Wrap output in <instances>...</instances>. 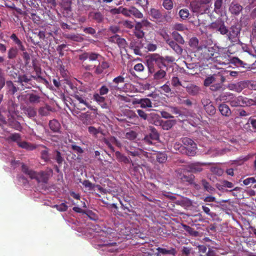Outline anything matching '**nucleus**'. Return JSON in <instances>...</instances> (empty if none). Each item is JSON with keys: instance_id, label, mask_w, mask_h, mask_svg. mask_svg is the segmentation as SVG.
<instances>
[{"instance_id": "nucleus-51", "label": "nucleus", "mask_w": 256, "mask_h": 256, "mask_svg": "<svg viewBox=\"0 0 256 256\" xmlns=\"http://www.w3.org/2000/svg\"><path fill=\"white\" fill-rule=\"evenodd\" d=\"M6 84L9 91H10L12 94H14L18 91V88L14 84L12 81H7Z\"/></svg>"}, {"instance_id": "nucleus-17", "label": "nucleus", "mask_w": 256, "mask_h": 256, "mask_svg": "<svg viewBox=\"0 0 256 256\" xmlns=\"http://www.w3.org/2000/svg\"><path fill=\"white\" fill-rule=\"evenodd\" d=\"M34 92H30L27 94L28 102L31 104H38L41 102V96L36 90H32Z\"/></svg>"}, {"instance_id": "nucleus-23", "label": "nucleus", "mask_w": 256, "mask_h": 256, "mask_svg": "<svg viewBox=\"0 0 256 256\" xmlns=\"http://www.w3.org/2000/svg\"><path fill=\"white\" fill-rule=\"evenodd\" d=\"M48 126L54 132H60V124L58 121L56 119H53L49 122Z\"/></svg>"}, {"instance_id": "nucleus-52", "label": "nucleus", "mask_w": 256, "mask_h": 256, "mask_svg": "<svg viewBox=\"0 0 256 256\" xmlns=\"http://www.w3.org/2000/svg\"><path fill=\"white\" fill-rule=\"evenodd\" d=\"M178 14L182 20H186L190 16L189 10L187 8L182 9L179 11Z\"/></svg>"}, {"instance_id": "nucleus-22", "label": "nucleus", "mask_w": 256, "mask_h": 256, "mask_svg": "<svg viewBox=\"0 0 256 256\" xmlns=\"http://www.w3.org/2000/svg\"><path fill=\"white\" fill-rule=\"evenodd\" d=\"M186 88L188 94L192 96H196L198 94L200 90V87L192 84H188L186 87Z\"/></svg>"}, {"instance_id": "nucleus-58", "label": "nucleus", "mask_w": 256, "mask_h": 256, "mask_svg": "<svg viewBox=\"0 0 256 256\" xmlns=\"http://www.w3.org/2000/svg\"><path fill=\"white\" fill-rule=\"evenodd\" d=\"M220 186L222 187L227 188L231 189L234 187V184L232 182L226 180H222L220 182Z\"/></svg>"}, {"instance_id": "nucleus-46", "label": "nucleus", "mask_w": 256, "mask_h": 256, "mask_svg": "<svg viewBox=\"0 0 256 256\" xmlns=\"http://www.w3.org/2000/svg\"><path fill=\"white\" fill-rule=\"evenodd\" d=\"M174 120H167L164 122L162 124V127L164 130H168L175 124Z\"/></svg>"}, {"instance_id": "nucleus-26", "label": "nucleus", "mask_w": 256, "mask_h": 256, "mask_svg": "<svg viewBox=\"0 0 256 256\" xmlns=\"http://www.w3.org/2000/svg\"><path fill=\"white\" fill-rule=\"evenodd\" d=\"M112 40L117 43L118 46L120 48H124L126 45V42L125 39L120 38L118 34L110 38Z\"/></svg>"}, {"instance_id": "nucleus-64", "label": "nucleus", "mask_w": 256, "mask_h": 256, "mask_svg": "<svg viewBox=\"0 0 256 256\" xmlns=\"http://www.w3.org/2000/svg\"><path fill=\"white\" fill-rule=\"evenodd\" d=\"M136 112L138 113V116L140 118L144 120H146L148 119V115L144 110L138 109L136 110Z\"/></svg>"}, {"instance_id": "nucleus-39", "label": "nucleus", "mask_w": 256, "mask_h": 256, "mask_svg": "<svg viewBox=\"0 0 256 256\" xmlns=\"http://www.w3.org/2000/svg\"><path fill=\"white\" fill-rule=\"evenodd\" d=\"M18 49L16 47H11L8 51V58L10 60L15 59L18 54Z\"/></svg>"}, {"instance_id": "nucleus-59", "label": "nucleus", "mask_w": 256, "mask_h": 256, "mask_svg": "<svg viewBox=\"0 0 256 256\" xmlns=\"http://www.w3.org/2000/svg\"><path fill=\"white\" fill-rule=\"evenodd\" d=\"M108 88L109 90L112 94L120 90L119 86L113 83V82L108 83Z\"/></svg>"}, {"instance_id": "nucleus-62", "label": "nucleus", "mask_w": 256, "mask_h": 256, "mask_svg": "<svg viewBox=\"0 0 256 256\" xmlns=\"http://www.w3.org/2000/svg\"><path fill=\"white\" fill-rule=\"evenodd\" d=\"M88 131L90 134L95 136H96L97 134L100 133L99 130L93 126L88 127Z\"/></svg>"}, {"instance_id": "nucleus-8", "label": "nucleus", "mask_w": 256, "mask_h": 256, "mask_svg": "<svg viewBox=\"0 0 256 256\" xmlns=\"http://www.w3.org/2000/svg\"><path fill=\"white\" fill-rule=\"evenodd\" d=\"M209 27L210 28L219 32L222 35H225L228 32L224 21L221 18H218L212 22Z\"/></svg>"}, {"instance_id": "nucleus-47", "label": "nucleus", "mask_w": 256, "mask_h": 256, "mask_svg": "<svg viewBox=\"0 0 256 256\" xmlns=\"http://www.w3.org/2000/svg\"><path fill=\"white\" fill-rule=\"evenodd\" d=\"M232 62L237 66L246 68L247 64L239 59L238 58L234 57L232 59Z\"/></svg>"}, {"instance_id": "nucleus-2", "label": "nucleus", "mask_w": 256, "mask_h": 256, "mask_svg": "<svg viewBox=\"0 0 256 256\" xmlns=\"http://www.w3.org/2000/svg\"><path fill=\"white\" fill-rule=\"evenodd\" d=\"M220 100L229 102L232 107L249 106L252 104V99L248 98L242 96H235L230 92H226L220 96Z\"/></svg>"}, {"instance_id": "nucleus-45", "label": "nucleus", "mask_w": 256, "mask_h": 256, "mask_svg": "<svg viewBox=\"0 0 256 256\" xmlns=\"http://www.w3.org/2000/svg\"><path fill=\"white\" fill-rule=\"evenodd\" d=\"M162 5L166 10H170L174 8V2L172 0H163Z\"/></svg>"}, {"instance_id": "nucleus-7", "label": "nucleus", "mask_w": 256, "mask_h": 256, "mask_svg": "<svg viewBox=\"0 0 256 256\" xmlns=\"http://www.w3.org/2000/svg\"><path fill=\"white\" fill-rule=\"evenodd\" d=\"M16 82L21 86L23 90L38 87L36 83L26 74L18 75Z\"/></svg>"}, {"instance_id": "nucleus-53", "label": "nucleus", "mask_w": 256, "mask_h": 256, "mask_svg": "<svg viewBox=\"0 0 256 256\" xmlns=\"http://www.w3.org/2000/svg\"><path fill=\"white\" fill-rule=\"evenodd\" d=\"M169 110L173 114L177 115L178 116H182V112L180 110L179 108L176 106H170L168 107Z\"/></svg>"}, {"instance_id": "nucleus-12", "label": "nucleus", "mask_w": 256, "mask_h": 256, "mask_svg": "<svg viewBox=\"0 0 256 256\" xmlns=\"http://www.w3.org/2000/svg\"><path fill=\"white\" fill-rule=\"evenodd\" d=\"M128 152L132 156H138L140 158H149L151 154L144 150L134 147H130L127 150Z\"/></svg>"}, {"instance_id": "nucleus-50", "label": "nucleus", "mask_w": 256, "mask_h": 256, "mask_svg": "<svg viewBox=\"0 0 256 256\" xmlns=\"http://www.w3.org/2000/svg\"><path fill=\"white\" fill-rule=\"evenodd\" d=\"M182 226L184 230L191 236H196L198 235V232L195 230L194 228L186 224H183Z\"/></svg>"}, {"instance_id": "nucleus-44", "label": "nucleus", "mask_w": 256, "mask_h": 256, "mask_svg": "<svg viewBox=\"0 0 256 256\" xmlns=\"http://www.w3.org/2000/svg\"><path fill=\"white\" fill-rule=\"evenodd\" d=\"M80 120L82 122L83 124L88 125L90 124L89 120L90 115L87 112L82 113L79 116Z\"/></svg>"}, {"instance_id": "nucleus-30", "label": "nucleus", "mask_w": 256, "mask_h": 256, "mask_svg": "<svg viewBox=\"0 0 256 256\" xmlns=\"http://www.w3.org/2000/svg\"><path fill=\"white\" fill-rule=\"evenodd\" d=\"M22 110L29 118H34L36 115V109L31 106H24Z\"/></svg>"}, {"instance_id": "nucleus-43", "label": "nucleus", "mask_w": 256, "mask_h": 256, "mask_svg": "<svg viewBox=\"0 0 256 256\" xmlns=\"http://www.w3.org/2000/svg\"><path fill=\"white\" fill-rule=\"evenodd\" d=\"M134 16L136 18H141L143 17V14L134 6L130 8V16Z\"/></svg>"}, {"instance_id": "nucleus-41", "label": "nucleus", "mask_w": 256, "mask_h": 256, "mask_svg": "<svg viewBox=\"0 0 256 256\" xmlns=\"http://www.w3.org/2000/svg\"><path fill=\"white\" fill-rule=\"evenodd\" d=\"M150 133L146 136L152 139V140H159L160 135L156 130L152 127H150Z\"/></svg>"}, {"instance_id": "nucleus-9", "label": "nucleus", "mask_w": 256, "mask_h": 256, "mask_svg": "<svg viewBox=\"0 0 256 256\" xmlns=\"http://www.w3.org/2000/svg\"><path fill=\"white\" fill-rule=\"evenodd\" d=\"M151 97L152 98L150 99L148 98H141L140 107L142 108H152L153 107L157 106V104L154 102L156 101V99H159L158 95L155 94H151L148 96Z\"/></svg>"}, {"instance_id": "nucleus-55", "label": "nucleus", "mask_w": 256, "mask_h": 256, "mask_svg": "<svg viewBox=\"0 0 256 256\" xmlns=\"http://www.w3.org/2000/svg\"><path fill=\"white\" fill-rule=\"evenodd\" d=\"M52 207L56 208L58 210L62 212H66L68 208V206L64 203H62L60 204H55Z\"/></svg>"}, {"instance_id": "nucleus-21", "label": "nucleus", "mask_w": 256, "mask_h": 256, "mask_svg": "<svg viewBox=\"0 0 256 256\" xmlns=\"http://www.w3.org/2000/svg\"><path fill=\"white\" fill-rule=\"evenodd\" d=\"M142 46L148 52H154L158 48V43L156 41L146 40V42L142 45Z\"/></svg>"}, {"instance_id": "nucleus-40", "label": "nucleus", "mask_w": 256, "mask_h": 256, "mask_svg": "<svg viewBox=\"0 0 256 256\" xmlns=\"http://www.w3.org/2000/svg\"><path fill=\"white\" fill-rule=\"evenodd\" d=\"M116 158L121 162H123L124 164L132 163V161L128 158L127 156L122 154L120 152L117 151L115 152Z\"/></svg>"}, {"instance_id": "nucleus-38", "label": "nucleus", "mask_w": 256, "mask_h": 256, "mask_svg": "<svg viewBox=\"0 0 256 256\" xmlns=\"http://www.w3.org/2000/svg\"><path fill=\"white\" fill-rule=\"evenodd\" d=\"M20 140L21 136L20 134L18 133L12 134L6 138V141H8V142H16L17 144H18V142H20Z\"/></svg>"}, {"instance_id": "nucleus-13", "label": "nucleus", "mask_w": 256, "mask_h": 256, "mask_svg": "<svg viewBox=\"0 0 256 256\" xmlns=\"http://www.w3.org/2000/svg\"><path fill=\"white\" fill-rule=\"evenodd\" d=\"M201 102L206 112L210 116H213L216 114V109L212 102L207 98H203Z\"/></svg>"}, {"instance_id": "nucleus-48", "label": "nucleus", "mask_w": 256, "mask_h": 256, "mask_svg": "<svg viewBox=\"0 0 256 256\" xmlns=\"http://www.w3.org/2000/svg\"><path fill=\"white\" fill-rule=\"evenodd\" d=\"M50 108L49 106L41 107L38 109V113L42 116H47L50 114Z\"/></svg>"}, {"instance_id": "nucleus-32", "label": "nucleus", "mask_w": 256, "mask_h": 256, "mask_svg": "<svg viewBox=\"0 0 256 256\" xmlns=\"http://www.w3.org/2000/svg\"><path fill=\"white\" fill-rule=\"evenodd\" d=\"M218 110L222 116H228L232 112L229 106L226 104H220L219 106Z\"/></svg>"}, {"instance_id": "nucleus-14", "label": "nucleus", "mask_w": 256, "mask_h": 256, "mask_svg": "<svg viewBox=\"0 0 256 256\" xmlns=\"http://www.w3.org/2000/svg\"><path fill=\"white\" fill-rule=\"evenodd\" d=\"M164 38L165 41L169 46L174 52L178 55H181L183 52V49L180 44L174 41L172 39Z\"/></svg>"}, {"instance_id": "nucleus-33", "label": "nucleus", "mask_w": 256, "mask_h": 256, "mask_svg": "<svg viewBox=\"0 0 256 256\" xmlns=\"http://www.w3.org/2000/svg\"><path fill=\"white\" fill-rule=\"evenodd\" d=\"M156 162L160 164L164 163L168 158L167 154L164 152H158L154 154Z\"/></svg>"}, {"instance_id": "nucleus-57", "label": "nucleus", "mask_w": 256, "mask_h": 256, "mask_svg": "<svg viewBox=\"0 0 256 256\" xmlns=\"http://www.w3.org/2000/svg\"><path fill=\"white\" fill-rule=\"evenodd\" d=\"M223 0H216L214 2V10L216 13L220 12L222 8Z\"/></svg>"}, {"instance_id": "nucleus-54", "label": "nucleus", "mask_w": 256, "mask_h": 256, "mask_svg": "<svg viewBox=\"0 0 256 256\" xmlns=\"http://www.w3.org/2000/svg\"><path fill=\"white\" fill-rule=\"evenodd\" d=\"M106 140L110 143L115 144L118 147L122 146V144L114 136H112L108 138H106Z\"/></svg>"}, {"instance_id": "nucleus-20", "label": "nucleus", "mask_w": 256, "mask_h": 256, "mask_svg": "<svg viewBox=\"0 0 256 256\" xmlns=\"http://www.w3.org/2000/svg\"><path fill=\"white\" fill-rule=\"evenodd\" d=\"M129 48L133 50L134 53L136 55L141 56L142 52L140 50V44L138 41L135 40H132L129 45Z\"/></svg>"}, {"instance_id": "nucleus-34", "label": "nucleus", "mask_w": 256, "mask_h": 256, "mask_svg": "<svg viewBox=\"0 0 256 256\" xmlns=\"http://www.w3.org/2000/svg\"><path fill=\"white\" fill-rule=\"evenodd\" d=\"M202 4L200 1H192L190 2V6L194 12H200Z\"/></svg>"}, {"instance_id": "nucleus-49", "label": "nucleus", "mask_w": 256, "mask_h": 256, "mask_svg": "<svg viewBox=\"0 0 256 256\" xmlns=\"http://www.w3.org/2000/svg\"><path fill=\"white\" fill-rule=\"evenodd\" d=\"M194 179L195 176L193 174H186L185 173L182 182H186L190 184Z\"/></svg>"}, {"instance_id": "nucleus-35", "label": "nucleus", "mask_w": 256, "mask_h": 256, "mask_svg": "<svg viewBox=\"0 0 256 256\" xmlns=\"http://www.w3.org/2000/svg\"><path fill=\"white\" fill-rule=\"evenodd\" d=\"M172 36L173 38V40L180 44H184L185 41L183 37L178 32L174 31L172 33Z\"/></svg>"}, {"instance_id": "nucleus-63", "label": "nucleus", "mask_w": 256, "mask_h": 256, "mask_svg": "<svg viewBox=\"0 0 256 256\" xmlns=\"http://www.w3.org/2000/svg\"><path fill=\"white\" fill-rule=\"evenodd\" d=\"M174 28L175 30L178 31H184L187 30L186 27L182 24L176 23L174 26Z\"/></svg>"}, {"instance_id": "nucleus-18", "label": "nucleus", "mask_w": 256, "mask_h": 256, "mask_svg": "<svg viewBox=\"0 0 256 256\" xmlns=\"http://www.w3.org/2000/svg\"><path fill=\"white\" fill-rule=\"evenodd\" d=\"M228 88L230 90L240 92L246 88V81H241L236 84H230Z\"/></svg>"}, {"instance_id": "nucleus-16", "label": "nucleus", "mask_w": 256, "mask_h": 256, "mask_svg": "<svg viewBox=\"0 0 256 256\" xmlns=\"http://www.w3.org/2000/svg\"><path fill=\"white\" fill-rule=\"evenodd\" d=\"M72 96L80 104H82L86 107H90V106L88 102V98H86L85 94H82L77 92H74Z\"/></svg>"}, {"instance_id": "nucleus-6", "label": "nucleus", "mask_w": 256, "mask_h": 256, "mask_svg": "<svg viewBox=\"0 0 256 256\" xmlns=\"http://www.w3.org/2000/svg\"><path fill=\"white\" fill-rule=\"evenodd\" d=\"M183 146H180L181 150L187 156H194L196 153V144L190 138H182Z\"/></svg>"}, {"instance_id": "nucleus-60", "label": "nucleus", "mask_w": 256, "mask_h": 256, "mask_svg": "<svg viewBox=\"0 0 256 256\" xmlns=\"http://www.w3.org/2000/svg\"><path fill=\"white\" fill-rule=\"evenodd\" d=\"M120 204L122 206V208L124 210H126L127 212H134V211L132 209V206L130 204L126 202V204H124L122 202L120 201Z\"/></svg>"}, {"instance_id": "nucleus-15", "label": "nucleus", "mask_w": 256, "mask_h": 256, "mask_svg": "<svg viewBox=\"0 0 256 256\" xmlns=\"http://www.w3.org/2000/svg\"><path fill=\"white\" fill-rule=\"evenodd\" d=\"M88 16L92 21L98 24H101L104 20V15L99 10L90 12Z\"/></svg>"}, {"instance_id": "nucleus-29", "label": "nucleus", "mask_w": 256, "mask_h": 256, "mask_svg": "<svg viewBox=\"0 0 256 256\" xmlns=\"http://www.w3.org/2000/svg\"><path fill=\"white\" fill-rule=\"evenodd\" d=\"M94 100L101 105L102 108H106L107 104L106 103V98L100 94L96 93L94 94Z\"/></svg>"}, {"instance_id": "nucleus-19", "label": "nucleus", "mask_w": 256, "mask_h": 256, "mask_svg": "<svg viewBox=\"0 0 256 256\" xmlns=\"http://www.w3.org/2000/svg\"><path fill=\"white\" fill-rule=\"evenodd\" d=\"M218 77L220 78V80L222 82L224 81L225 78L221 76L218 75L216 74H214L213 75H210L206 78L204 82V84L206 86H210L212 84L216 82V79H218Z\"/></svg>"}, {"instance_id": "nucleus-27", "label": "nucleus", "mask_w": 256, "mask_h": 256, "mask_svg": "<svg viewBox=\"0 0 256 256\" xmlns=\"http://www.w3.org/2000/svg\"><path fill=\"white\" fill-rule=\"evenodd\" d=\"M42 149L40 150V158L44 160V162L50 161L48 148L44 146H42Z\"/></svg>"}, {"instance_id": "nucleus-24", "label": "nucleus", "mask_w": 256, "mask_h": 256, "mask_svg": "<svg viewBox=\"0 0 256 256\" xmlns=\"http://www.w3.org/2000/svg\"><path fill=\"white\" fill-rule=\"evenodd\" d=\"M242 7L238 4L231 3L230 6L229 10L232 14L238 16L242 12Z\"/></svg>"}, {"instance_id": "nucleus-4", "label": "nucleus", "mask_w": 256, "mask_h": 256, "mask_svg": "<svg viewBox=\"0 0 256 256\" xmlns=\"http://www.w3.org/2000/svg\"><path fill=\"white\" fill-rule=\"evenodd\" d=\"M198 51L200 52L202 58L206 60L215 61L220 54L214 47L204 45L198 46Z\"/></svg>"}, {"instance_id": "nucleus-61", "label": "nucleus", "mask_w": 256, "mask_h": 256, "mask_svg": "<svg viewBox=\"0 0 256 256\" xmlns=\"http://www.w3.org/2000/svg\"><path fill=\"white\" fill-rule=\"evenodd\" d=\"M172 85L176 88L182 86V83L180 82L179 78L176 76L172 77L171 80Z\"/></svg>"}, {"instance_id": "nucleus-10", "label": "nucleus", "mask_w": 256, "mask_h": 256, "mask_svg": "<svg viewBox=\"0 0 256 256\" xmlns=\"http://www.w3.org/2000/svg\"><path fill=\"white\" fill-rule=\"evenodd\" d=\"M210 162H196L192 163L187 166L188 168L187 172L194 174L199 173L202 171V166H210Z\"/></svg>"}, {"instance_id": "nucleus-25", "label": "nucleus", "mask_w": 256, "mask_h": 256, "mask_svg": "<svg viewBox=\"0 0 256 256\" xmlns=\"http://www.w3.org/2000/svg\"><path fill=\"white\" fill-rule=\"evenodd\" d=\"M10 38L13 41L15 44L17 45L18 50L21 51H25L26 48L22 42L18 38L15 34H12L10 36Z\"/></svg>"}, {"instance_id": "nucleus-31", "label": "nucleus", "mask_w": 256, "mask_h": 256, "mask_svg": "<svg viewBox=\"0 0 256 256\" xmlns=\"http://www.w3.org/2000/svg\"><path fill=\"white\" fill-rule=\"evenodd\" d=\"M153 78L156 80H160L164 78L166 75V72L162 68H159L156 72L153 73Z\"/></svg>"}, {"instance_id": "nucleus-1", "label": "nucleus", "mask_w": 256, "mask_h": 256, "mask_svg": "<svg viewBox=\"0 0 256 256\" xmlns=\"http://www.w3.org/2000/svg\"><path fill=\"white\" fill-rule=\"evenodd\" d=\"M22 171L31 180H34L38 183L47 184L49 179L52 176L53 170L50 168H48L44 170L35 171L30 168L27 165H22Z\"/></svg>"}, {"instance_id": "nucleus-3", "label": "nucleus", "mask_w": 256, "mask_h": 256, "mask_svg": "<svg viewBox=\"0 0 256 256\" xmlns=\"http://www.w3.org/2000/svg\"><path fill=\"white\" fill-rule=\"evenodd\" d=\"M146 66L148 72L153 74L155 72V67L162 68L164 66V57L158 54H149L146 57Z\"/></svg>"}, {"instance_id": "nucleus-11", "label": "nucleus", "mask_w": 256, "mask_h": 256, "mask_svg": "<svg viewBox=\"0 0 256 256\" xmlns=\"http://www.w3.org/2000/svg\"><path fill=\"white\" fill-rule=\"evenodd\" d=\"M227 38L232 42L236 41V38L240 34V28L236 25L232 26L229 29L228 28Z\"/></svg>"}, {"instance_id": "nucleus-28", "label": "nucleus", "mask_w": 256, "mask_h": 256, "mask_svg": "<svg viewBox=\"0 0 256 256\" xmlns=\"http://www.w3.org/2000/svg\"><path fill=\"white\" fill-rule=\"evenodd\" d=\"M140 24L137 22L134 26V34L138 38H142L144 36V32Z\"/></svg>"}, {"instance_id": "nucleus-56", "label": "nucleus", "mask_w": 256, "mask_h": 256, "mask_svg": "<svg viewBox=\"0 0 256 256\" xmlns=\"http://www.w3.org/2000/svg\"><path fill=\"white\" fill-rule=\"evenodd\" d=\"M116 242L108 243L103 244V246L105 248L104 250L110 252H114L116 250V248H112V246H116Z\"/></svg>"}, {"instance_id": "nucleus-5", "label": "nucleus", "mask_w": 256, "mask_h": 256, "mask_svg": "<svg viewBox=\"0 0 256 256\" xmlns=\"http://www.w3.org/2000/svg\"><path fill=\"white\" fill-rule=\"evenodd\" d=\"M170 12H162L159 10L150 8L149 14L153 18V20L158 23H166L172 20Z\"/></svg>"}, {"instance_id": "nucleus-37", "label": "nucleus", "mask_w": 256, "mask_h": 256, "mask_svg": "<svg viewBox=\"0 0 256 256\" xmlns=\"http://www.w3.org/2000/svg\"><path fill=\"white\" fill-rule=\"evenodd\" d=\"M201 184L204 190L210 193H212L215 190V188L206 179H202L201 180Z\"/></svg>"}, {"instance_id": "nucleus-42", "label": "nucleus", "mask_w": 256, "mask_h": 256, "mask_svg": "<svg viewBox=\"0 0 256 256\" xmlns=\"http://www.w3.org/2000/svg\"><path fill=\"white\" fill-rule=\"evenodd\" d=\"M156 250L158 252L163 254H170L172 256H175L176 253V251L174 248H171L170 250H168L166 248L159 247Z\"/></svg>"}, {"instance_id": "nucleus-36", "label": "nucleus", "mask_w": 256, "mask_h": 256, "mask_svg": "<svg viewBox=\"0 0 256 256\" xmlns=\"http://www.w3.org/2000/svg\"><path fill=\"white\" fill-rule=\"evenodd\" d=\"M52 158L56 160L59 166H61L64 161V158L62 156L61 152L57 150L54 151Z\"/></svg>"}]
</instances>
